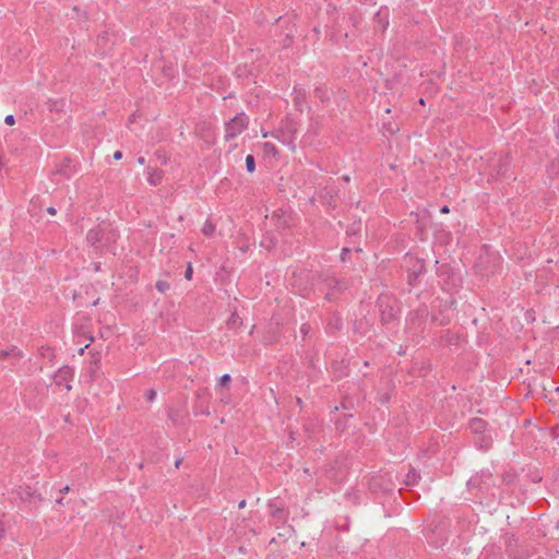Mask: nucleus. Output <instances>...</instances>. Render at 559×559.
Segmentation results:
<instances>
[{"label":"nucleus","instance_id":"obj_16","mask_svg":"<svg viewBox=\"0 0 559 559\" xmlns=\"http://www.w3.org/2000/svg\"><path fill=\"white\" fill-rule=\"evenodd\" d=\"M48 212L53 215L56 213V210L53 207H49Z\"/></svg>","mask_w":559,"mask_h":559},{"label":"nucleus","instance_id":"obj_6","mask_svg":"<svg viewBox=\"0 0 559 559\" xmlns=\"http://www.w3.org/2000/svg\"><path fill=\"white\" fill-rule=\"evenodd\" d=\"M156 288L160 293H166L170 288V285L165 281H158L156 283Z\"/></svg>","mask_w":559,"mask_h":559},{"label":"nucleus","instance_id":"obj_2","mask_svg":"<svg viewBox=\"0 0 559 559\" xmlns=\"http://www.w3.org/2000/svg\"><path fill=\"white\" fill-rule=\"evenodd\" d=\"M73 371L69 367H62L60 368L55 378L53 381L58 386H61L64 384V388L67 391L71 390L70 381L72 380Z\"/></svg>","mask_w":559,"mask_h":559},{"label":"nucleus","instance_id":"obj_5","mask_svg":"<svg viewBox=\"0 0 559 559\" xmlns=\"http://www.w3.org/2000/svg\"><path fill=\"white\" fill-rule=\"evenodd\" d=\"M215 230V226L211 222H206L202 228V231L206 236H211Z\"/></svg>","mask_w":559,"mask_h":559},{"label":"nucleus","instance_id":"obj_7","mask_svg":"<svg viewBox=\"0 0 559 559\" xmlns=\"http://www.w3.org/2000/svg\"><path fill=\"white\" fill-rule=\"evenodd\" d=\"M246 167L249 173H252L254 170V158L252 155H248L246 157Z\"/></svg>","mask_w":559,"mask_h":559},{"label":"nucleus","instance_id":"obj_17","mask_svg":"<svg viewBox=\"0 0 559 559\" xmlns=\"http://www.w3.org/2000/svg\"><path fill=\"white\" fill-rule=\"evenodd\" d=\"M464 154H465V151L461 150V158H463Z\"/></svg>","mask_w":559,"mask_h":559},{"label":"nucleus","instance_id":"obj_15","mask_svg":"<svg viewBox=\"0 0 559 559\" xmlns=\"http://www.w3.org/2000/svg\"><path fill=\"white\" fill-rule=\"evenodd\" d=\"M70 490L69 486L63 487L60 491L67 493Z\"/></svg>","mask_w":559,"mask_h":559},{"label":"nucleus","instance_id":"obj_10","mask_svg":"<svg viewBox=\"0 0 559 559\" xmlns=\"http://www.w3.org/2000/svg\"><path fill=\"white\" fill-rule=\"evenodd\" d=\"M5 123L9 126L14 124V117L12 115H8L4 119Z\"/></svg>","mask_w":559,"mask_h":559},{"label":"nucleus","instance_id":"obj_11","mask_svg":"<svg viewBox=\"0 0 559 559\" xmlns=\"http://www.w3.org/2000/svg\"><path fill=\"white\" fill-rule=\"evenodd\" d=\"M115 159H120L122 157V153L120 151L115 152L114 154Z\"/></svg>","mask_w":559,"mask_h":559},{"label":"nucleus","instance_id":"obj_4","mask_svg":"<svg viewBox=\"0 0 559 559\" xmlns=\"http://www.w3.org/2000/svg\"><path fill=\"white\" fill-rule=\"evenodd\" d=\"M15 357V358H20L22 357V353L16 349L15 347H12L10 349H4V350H0V357L1 358H7V357Z\"/></svg>","mask_w":559,"mask_h":559},{"label":"nucleus","instance_id":"obj_1","mask_svg":"<svg viewBox=\"0 0 559 559\" xmlns=\"http://www.w3.org/2000/svg\"><path fill=\"white\" fill-rule=\"evenodd\" d=\"M248 119L245 115H238L226 126V139L230 140L240 134L247 127Z\"/></svg>","mask_w":559,"mask_h":559},{"label":"nucleus","instance_id":"obj_9","mask_svg":"<svg viewBox=\"0 0 559 559\" xmlns=\"http://www.w3.org/2000/svg\"><path fill=\"white\" fill-rule=\"evenodd\" d=\"M192 272H193V271H192V265H191V264H189V265H188V267H187V270H186V274H185V276H186V278H187L188 281H190V280L192 278Z\"/></svg>","mask_w":559,"mask_h":559},{"label":"nucleus","instance_id":"obj_12","mask_svg":"<svg viewBox=\"0 0 559 559\" xmlns=\"http://www.w3.org/2000/svg\"><path fill=\"white\" fill-rule=\"evenodd\" d=\"M440 212H441V213H449V212H450V209H449V206H448V205H444V206H442V207H441Z\"/></svg>","mask_w":559,"mask_h":559},{"label":"nucleus","instance_id":"obj_13","mask_svg":"<svg viewBox=\"0 0 559 559\" xmlns=\"http://www.w3.org/2000/svg\"><path fill=\"white\" fill-rule=\"evenodd\" d=\"M265 147L266 150H269L270 152H273L274 151V146L270 145L269 143L265 144Z\"/></svg>","mask_w":559,"mask_h":559},{"label":"nucleus","instance_id":"obj_14","mask_svg":"<svg viewBox=\"0 0 559 559\" xmlns=\"http://www.w3.org/2000/svg\"><path fill=\"white\" fill-rule=\"evenodd\" d=\"M156 393L154 391H150L148 399L153 400L155 397Z\"/></svg>","mask_w":559,"mask_h":559},{"label":"nucleus","instance_id":"obj_8","mask_svg":"<svg viewBox=\"0 0 559 559\" xmlns=\"http://www.w3.org/2000/svg\"><path fill=\"white\" fill-rule=\"evenodd\" d=\"M229 381H230L229 374H224L219 379V384L221 385H226Z\"/></svg>","mask_w":559,"mask_h":559},{"label":"nucleus","instance_id":"obj_3","mask_svg":"<svg viewBox=\"0 0 559 559\" xmlns=\"http://www.w3.org/2000/svg\"><path fill=\"white\" fill-rule=\"evenodd\" d=\"M147 180L151 185H154V186L158 185L162 180V173L158 170H155V169L150 170Z\"/></svg>","mask_w":559,"mask_h":559}]
</instances>
